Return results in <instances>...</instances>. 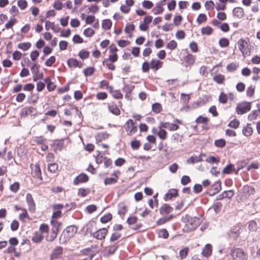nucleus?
Returning a JSON list of instances; mask_svg holds the SVG:
<instances>
[{"mask_svg": "<svg viewBox=\"0 0 260 260\" xmlns=\"http://www.w3.org/2000/svg\"><path fill=\"white\" fill-rule=\"evenodd\" d=\"M81 10L85 11V12L87 14H89L90 13H91L92 14H95L99 11L100 8L96 4L84 5L81 7Z\"/></svg>", "mask_w": 260, "mask_h": 260, "instance_id": "17", "label": "nucleus"}, {"mask_svg": "<svg viewBox=\"0 0 260 260\" xmlns=\"http://www.w3.org/2000/svg\"><path fill=\"white\" fill-rule=\"evenodd\" d=\"M260 117V113L257 110H253L248 115V119L250 121H253L256 120Z\"/></svg>", "mask_w": 260, "mask_h": 260, "instance_id": "47", "label": "nucleus"}, {"mask_svg": "<svg viewBox=\"0 0 260 260\" xmlns=\"http://www.w3.org/2000/svg\"><path fill=\"white\" fill-rule=\"evenodd\" d=\"M127 206L125 205L124 203H121L118 205V213L120 216L124 215L127 212Z\"/></svg>", "mask_w": 260, "mask_h": 260, "instance_id": "43", "label": "nucleus"}, {"mask_svg": "<svg viewBox=\"0 0 260 260\" xmlns=\"http://www.w3.org/2000/svg\"><path fill=\"white\" fill-rule=\"evenodd\" d=\"M108 109L110 113L115 116H119L121 113L120 110L114 102L108 104Z\"/></svg>", "mask_w": 260, "mask_h": 260, "instance_id": "23", "label": "nucleus"}, {"mask_svg": "<svg viewBox=\"0 0 260 260\" xmlns=\"http://www.w3.org/2000/svg\"><path fill=\"white\" fill-rule=\"evenodd\" d=\"M212 253V246L210 244H207L203 248L201 254L204 257L208 258L210 256Z\"/></svg>", "mask_w": 260, "mask_h": 260, "instance_id": "28", "label": "nucleus"}, {"mask_svg": "<svg viewBox=\"0 0 260 260\" xmlns=\"http://www.w3.org/2000/svg\"><path fill=\"white\" fill-rule=\"evenodd\" d=\"M159 238L167 239L169 236V234L166 229H162L158 233Z\"/></svg>", "mask_w": 260, "mask_h": 260, "instance_id": "61", "label": "nucleus"}, {"mask_svg": "<svg viewBox=\"0 0 260 260\" xmlns=\"http://www.w3.org/2000/svg\"><path fill=\"white\" fill-rule=\"evenodd\" d=\"M164 9L160 4H157L156 5V7L154 8L152 10L153 13L155 15L161 14L164 11Z\"/></svg>", "mask_w": 260, "mask_h": 260, "instance_id": "63", "label": "nucleus"}, {"mask_svg": "<svg viewBox=\"0 0 260 260\" xmlns=\"http://www.w3.org/2000/svg\"><path fill=\"white\" fill-rule=\"evenodd\" d=\"M31 44L30 42H23L19 43L18 48L23 51L28 50L31 47Z\"/></svg>", "mask_w": 260, "mask_h": 260, "instance_id": "52", "label": "nucleus"}, {"mask_svg": "<svg viewBox=\"0 0 260 260\" xmlns=\"http://www.w3.org/2000/svg\"><path fill=\"white\" fill-rule=\"evenodd\" d=\"M255 87L254 85H251L248 86L246 90V96L249 98H252L255 93Z\"/></svg>", "mask_w": 260, "mask_h": 260, "instance_id": "46", "label": "nucleus"}, {"mask_svg": "<svg viewBox=\"0 0 260 260\" xmlns=\"http://www.w3.org/2000/svg\"><path fill=\"white\" fill-rule=\"evenodd\" d=\"M228 99V95L223 91L220 92L218 97L219 102L222 104H225L227 103Z\"/></svg>", "mask_w": 260, "mask_h": 260, "instance_id": "54", "label": "nucleus"}, {"mask_svg": "<svg viewBox=\"0 0 260 260\" xmlns=\"http://www.w3.org/2000/svg\"><path fill=\"white\" fill-rule=\"evenodd\" d=\"M140 146L141 142L140 140L135 139L131 142V146L134 150H138Z\"/></svg>", "mask_w": 260, "mask_h": 260, "instance_id": "60", "label": "nucleus"}, {"mask_svg": "<svg viewBox=\"0 0 260 260\" xmlns=\"http://www.w3.org/2000/svg\"><path fill=\"white\" fill-rule=\"evenodd\" d=\"M218 44L221 47L225 48L229 46L230 41L228 39L223 38L219 40Z\"/></svg>", "mask_w": 260, "mask_h": 260, "instance_id": "59", "label": "nucleus"}, {"mask_svg": "<svg viewBox=\"0 0 260 260\" xmlns=\"http://www.w3.org/2000/svg\"><path fill=\"white\" fill-rule=\"evenodd\" d=\"M112 25L111 20L109 19H105L102 21V28L105 30H109L111 29Z\"/></svg>", "mask_w": 260, "mask_h": 260, "instance_id": "42", "label": "nucleus"}, {"mask_svg": "<svg viewBox=\"0 0 260 260\" xmlns=\"http://www.w3.org/2000/svg\"><path fill=\"white\" fill-rule=\"evenodd\" d=\"M90 189L84 187L80 188L78 190V196L81 197H85L90 193Z\"/></svg>", "mask_w": 260, "mask_h": 260, "instance_id": "50", "label": "nucleus"}, {"mask_svg": "<svg viewBox=\"0 0 260 260\" xmlns=\"http://www.w3.org/2000/svg\"><path fill=\"white\" fill-rule=\"evenodd\" d=\"M44 82L47 84V89L49 91H52L55 89L56 85L54 82L51 81L50 77L45 78Z\"/></svg>", "mask_w": 260, "mask_h": 260, "instance_id": "36", "label": "nucleus"}, {"mask_svg": "<svg viewBox=\"0 0 260 260\" xmlns=\"http://www.w3.org/2000/svg\"><path fill=\"white\" fill-rule=\"evenodd\" d=\"M123 128L128 136L135 135L138 131L137 125L133 119L127 120L123 125Z\"/></svg>", "mask_w": 260, "mask_h": 260, "instance_id": "7", "label": "nucleus"}, {"mask_svg": "<svg viewBox=\"0 0 260 260\" xmlns=\"http://www.w3.org/2000/svg\"><path fill=\"white\" fill-rule=\"evenodd\" d=\"M17 22V20L15 18H11L8 22L5 24V28L7 29L12 28L13 26Z\"/></svg>", "mask_w": 260, "mask_h": 260, "instance_id": "57", "label": "nucleus"}, {"mask_svg": "<svg viewBox=\"0 0 260 260\" xmlns=\"http://www.w3.org/2000/svg\"><path fill=\"white\" fill-rule=\"evenodd\" d=\"M242 169V167H239L236 171L235 167L232 164H229L222 170V173L223 174H229L235 173L236 174H238L239 171Z\"/></svg>", "mask_w": 260, "mask_h": 260, "instance_id": "27", "label": "nucleus"}, {"mask_svg": "<svg viewBox=\"0 0 260 260\" xmlns=\"http://www.w3.org/2000/svg\"><path fill=\"white\" fill-rule=\"evenodd\" d=\"M48 171L51 173L56 174L58 172V165L56 163H50L47 166Z\"/></svg>", "mask_w": 260, "mask_h": 260, "instance_id": "37", "label": "nucleus"}, {"mask_svg": "<svg viewBox=\"0 0 260 260\" xmlns=\"http://www.w3.org/2000/svg\"><path fill=\"white\" fill-rule=\"evenodd\" d=\"M90 55L89 51L85 49L81 50L78 53V56L82 60H84L89 58Z\"/></svg>", "mask_w": 260, "mask_h": 260, "instance_id": "48", "label": "nucleus"}, {"mask_svg": "<svg viewBox=\"0 0 260 260\" xmlns=\"http://www.w3.org/2000/svg\"><path fill=\"white\" fill-rule=\"evenodd\" d=\"M135 29V26L132 23H127L124 28V32L127 34L129 38H132L133 36V32Z\"/></svg>", "mask_w": 260, "mask_h": 260, "instance_id": "33", "label": "nucleus"}, {"mask_svg": "<svg viewBox=\"0 0 260 260\" xmlns=\"http://www.w3.org/2000/svg\"><path fill=\"white\" fill-rule=\"evenodd\" d=\"M226 145V141L223 139L216 140L214 142V145L218 148H223Z\"/></svg>", "mask_w": 260, "mask_h": 260, "instance_id": "58", "label": "nucleus"}, {"mask_svg": "<svg viewBox=\"0 0 260 260\" xmlns=\"http://www.w3.org/2000/svg\"><path fill=\"white\" fill-rule=\"evenodd\" d=\"M109 136L107 132H100L96 134L95 135V143L98 145L101 146V142L107 139Z\"/></svg>", "mask_w": 260, "mask_h": 260, "instance_id": "19", "label": "nucleus"}, {"mask_svg": "<svg viewBox=\"0 0 260 260\" xmlns=\"http://www.w3.org/2000/svg\"><path fill=\"white\" fill-rule=\"evenodd\" d=\"M108 233V230L107 228H102L95 232L93 234V236L98 240H103L105 239Z\"/></svg>", "mask_w": 260, "mask_h": 260, "instance_id": "20", "label": "nucleus"}, {"mask_svg": "<svg viewBox=\"0 0 260 260\" xmlns=\"http://www.w3.org/2000/svg\"><path fill=\"white\" fill-rule=\"evenodd\" d=\"M150 65L151 70L156 71L162 68L163 62L156 59H152L150 62Z\"/></svg>", "mask_w": 260, "mask_h": 260, "instance_id": "25", "label": "nucleus"}, {"mask_svg": "<svg viewBox=\"0 0 260 260\" xmlns=\"http://www.w3.org/2000/svg\"><path fill=\"white\" fill-rule=\"evenodd\" d=\"M77 228L74 225H70L67 226L61 234L59 241L60 243L63 244L68 241L72 238L77 233Z\"/></svg>", "mask_w": 260, "mask_h": 260, "instance_id": "3", "label": "nucleus"}, {"mask_svg": "<svg viewBox=\"0 0 260 260\" xmlns=\"http://www.w3.org/2000/svg\"><path fill=\"white\" fill-rule=\"evenodd\" d=\"M63 248L61 246H57L53 250L50 254V258L54 259L59 257L62 254Z\"/></svg>", "mask_w": 260, "mask_h": 260, "instance_id": "31", "label": "nucleus"}, {"mask_svg": "<svg viewBox=\"0 0 260 260\" xmlns=\"http://www.w3.org/2000/svg\"><path fill=\"white\" fill-rule=\"evenodd\" d=\"M50 223L51 225L50 230L47 223H42L40 225L39 231H36L31 237L33 243L36 244L41 243L44 239V235H45V239L48 242H52L55 240L62 223L61 222L54 220H51Z\"/></svg>", "mask_w": 260, "mask_h": 260, "instance_id": "1", "label": "nucleus"}, {"mask_svg": "<svg viewBox=\"0 0 260 260\" xmlns=\"http://www.w3.org/2000/svg\"><path fill=\"white\" fill-rule=\"evenodd\" d=\"M165 129V128L161 127V124H160L157 129L154 127L152 129V132L156 135L160 140H165L168 137V133Z\"/></svg>", "mask_w": 260, "mask_h": 260, "instance_id": "15", "label": "nucleus"}, {"mask_svg": "<svg viewBox=\"0 0 260 260\" xmlns=\"http://www.w3.org/2000/svg\"><path fill=\"white\" fill-rule=\"evenodd\" d=\"M37 109L33 107L24 108L21 112V116L25 117L28 116L36 115Z\"/></svg>", "mask_w": 260, "mask_h": 260, "instance_id": "18", "label": "nucleus"}, {"mask_svg": "<svg viewBox=\"0 0 260 260\" xmlns=\"http://www.w3.org/2000/svg\"><path fill=\"white\" fill-rule=\"evenodd\" d=\"M202 157L201 155L196 156L195 155H192L186 160V162L188 164H193L202 161Z\"/></svg>", "mask_w": 260, "mask_h": 260, "instance_id": "40", "label": "nucleus"}, {"mask_svg": "<svg viewBox=\"0 0 260 260\" xmlns=\"http://www.w3.org/2000/svg\"><path fill=\"white\" fill-rule=\"evenodd\" d=\"M53 212L51 215V219L57 221L56 219L60 218L62 216L61 210L63 209V204H55L52 206Z\"/></svg>", "mask_w": 260, "mask_h": 260, "instance_id": "8", "label": "nucleus"}, {"mask_svg": "<svg viewBox=\"0 0 260 260\" xmlns=\"http://www.w3.org/2000/svg\"><path fill=\"white\" fill-rule=\"evenodd\" d=\"M249 39L241 38L237 42L239 50L244 57L249 56L251 53V47L249 44Z\"/></svg>", "mask_w": 260, "mask_h": 260, "instance_id": "4", "label": "nucleus"}, {"mask_svg": "<svg viewBox=\"0 0 260 260\" xmlns=\"http://www.w3.org/2000/svg\"><path fill=\"white\" fill-rule=\"evenodd\" d=\"M196 59V56L189 53H187L186 55L184 56L183 59L185 63L186 67L192 66L194 63Z\"/></svg>", "mask_w": 260, "mask_h": 260, "instance_id": "24", "label": "nucleus"}, {"mask_svg": "<svg viewBox=\"0 0 260 260\" xmlns=\"http://www.w3.org/2000/svg\"><path fill=\"white\" fill-rule=\"evenodd\" d=\"M233 13L234 16L238 18H242L245 15L243 8L240 7L235 8L233 10Z\"/></svg>", "mask_w": 260, "mask_h": 260, "instance_id": "34", "label": "nucleus"}, {"mask_svg": "<svg viewBox=\"0 0 260 260\" xmlns=\"http://www.w3.org/2000/svg\"><path fill=\"white\" fill-rule=\"evenodd\" d=\"M225 80V76L221 74H216L213 78V80L218 84H224Z\"/></svg>", "mask_w": 260, "mask_h": 260, "instance_id": "39", "label": "nucleus"}, {"mask_svg": "<svg viewBox=\"0 0 260 260\" xmlns=\"http://www.w3.org/2000/svg\"><path fill=\"white\" fill-rule=\"evenodd\" d=\"M174 122L177 124L172 123L169 122H161L160 124H161V127L164 128H166L170 131H176L179 128L178 124H182V122L178 119H175Z\"/></svg>", "mask_w": 260, "mask_h": 260, "instance_id": "12", "label": "nucleus"}, {"mask_svg": "<svg viewBox=\"0 0 260 260\" xmlns=\"http://www.w3.org/2000/svg\"><path fill=\"white\" fill-rule=\"evenodd\" d=\"M113 63L114 62H112V61L106 59L103 61V64L111 71H114L115 70V66Z\"/></svg>", "mask_w": 260, "mask_h": 260, "instance_id": "51", "label": "nucleus"}, {"mask_svg": "<svg viewBox=\"0 0 260 260\" xmlns=\"http://www.w3.org/2000/svg\"><path fill=\"white\" fill-rule=\"evenodd\" d=\"M178 196V190L177 189H171L165 194L164 200L168 201Z\"/></svg>", "mask_w": 260, "mask_h": 260, "instance_id": "29", "label": "nucleus"}, {"mask_svg": "<svg viewBox=\"0 0 260 260\" xmlns=\"http://www.w3.org/2000/svg\"><path fill=\"white\" fill-rule=\"evenodd\" d=\"M181 221L185 224L183 231L185 233L194 231L202 223L201 218L191 217L188 214L182 216Z\"/></svg>", "mask_w": 260, "mask_h": 260, "instance_id": "2", "label": "nucleus"}, {"mask_svg": "<svg viewBox=\"0 0 260 260\" xmlns=\"http://www.w3.org/2000/svg\"><path fill=\"white\" fill-rule=\"evenodd\" d=\"M89 177L85 173H81L73 180V184L78 185L79 184L85 183L89 181Z\"/></svg>", "mask_w": 260, "mask_h": 260, "instance_id": "16", "label": "nucleus"}, {"mask_svg": "<svg viewBox=\"0 0 260 260\" xmlns=\"http://www.w3.org/2000/svg\"><path fill=\"white\" fill-rule=\"evenodd\" d=\"M110 55L108 58L106 59L109 60L112 62H116L118 59V55L117 53L118 49L114 45H111L109 47Z\"/></svg>", "mask_w": 260, "mask_h": 260, "instance_id": "13", "label": "nucleus"}, {"mask_svg": "<svg viewBox=\"0 0 260 260\" xmlns=\"http://www.w3.org/2000/svg\"><path fill=\"white\" fill-rule=\"evenodd\" d=\"M67 64L70 68H73L77 67L81 68L83 66V63L81 62L74 58H69L67 60Z\"/></svg>", "mask_w": 260, "mask_h": 260, "instance_id": "26", "label": "nucleus"}, {"mask_svg": "<svg viewBox=\"0 0 260 260\" xmlns=\"http://www.w3.org/2000/svg\"><path fill=\"white\" fill-rule=\"evenodd\" d=\"M189 252V248L185 247L181 249L179 251V256L181 259H184L186 257Z\"/></svg>", "mask_w": 260, "mask_h": 260, "instance_id": "62", "label": "nucleus"}, {"mask_svg": "<svg viewBox=\"0 0 260 260\" xmlns=\"http://www.w3.org/2000/svg\"><path fill=\"white\" fill-rule=\"evenodd\" d=\"M35 86L32 83H27L23 86L21 84H18L13 87L12 91L14 93H19L23 89L24 91L32 92Z\"/></svg>", "mask_w": 260, "mask_h": 260, "instance_id": "10", "label": "nucleus"}, {"mask_svg": "<svg viewBox=\"0 0 260 260\" xmlns=\"http://www.w3.org/2000/svg\"><path fill=\"white\" fill-rule=\"evenodd\" d=\"M118 246L116 244H113L106 247L105 249V253L106 255H111L115 253L117 250Z\"/></svg>", "mask_w": 260, "mask_h": 260, "instance_id": "38", "label": "nucleus"}, {"mask_svg": "<svg viewBox=\"0 0 260 260\" xmlns=\"http://www.w3.org/2000/svg\"><path fill=\"white\" fill-rule=\"evenodd\" d=\"M112 218V215L111 213H107L104 216H103L101 219L100 221L103 223H106L110 221Z\"/></svg>", "mask_w": 260, "mask_h": 260, "instance_id": "64", "label": "nucleus"}, {"mask_svg": "<svg viewBox=\"0 0 260 260\" xmlns=\"http://www.w3.org/2000/svg\"><path fill=\"white\" fill-rule=\"evenodd\" d=\"M233 260H247L248 255L245 250L241 248L234 246L230 252Z\"/></svg>", "mask_w": 260, "mask_h": 260, "instance_id": "5", "label": "nucleus"}, {"mask_svg": "<svg viewBox=\"0 0 260 260\" xmlns=\"http://www.w3.org/2000/svg\"><path fill=\"white\" fill-rule=\"evenodd\" d=\"M20 210H22V213H21L19 214V219L21 221H22V222H24L25 219L26 218L30 219V218L27 213V210L24 208H23V209L20 208Z\"/></svg>", "mask_w": 260, "mask_h": 260, "instance_id": "49", "label": "nucleus"}, {"mask_svg": "<svg viewBox=\"0 0 260 260\" xmlns=\"http://www.w3.org/2000/svg\"><path fill=\"white\" fill-rule=\"evenodd\" d=\"M95 72V69L94 67H89L83 70V74L85 77L90 76L92 75Z\"/></svg>", "mask_w": 260, "mask_h": 260, "instance_id": "56", "label": "nucleus"}, {"mask_svg": "<svg viewBox=\"0 0 260 260\" xmlns=\"http://www.w3.org/2000/svg\"><path fill=\"white\" fill-rule=\"evenodd\" d=\"M52 146L55 152L61 151L64 146V141L62 139L55 140L54 141Z\"/></svg>", "mask_w": 260, "mask_h": 260, "instance_id": "32", "label": "nucleus"}, {"mask_svg": "<svg viewBox=\"0 0 260 260\" xmlns=\"http://www.w3.org/2000/svg\"><path fill=\"white\" fill-rule=\"evenodd\" d=\"M173 211V208L168 204H162L159 209V213L162 216L167 215L172 212Z\"/></svg>", "mask_w": 260, "mask_h": 260, "instance_id": "21", "label": "nucleus"}, {"mask_svg": "<svg viewBox=\"0 0 260 260\" xmlns=\"http://www.w3.org/2000/svg\"><path fill=\"white\" fill-rule=\"evenodd\" d=\"M253 133V129L250 123H247L243 126L242 129V134L246 137H250Z\"/></svg>", "mask_w": 260, "mask_h": 260, "instance_id": "35", "label": "nucleus"}, {"mask_svg": "<svg viewBox=\"0 0 260 260\" xmlns=\"http://www.w3.org/2000/svg\"><path fill=\"white\" fill-rule=\"evenodd\" d=\"M252 107V102L242 101L238 103L236 107V112L238 115H243L250 111Z\"/></svg>", "mask_w": 260, "mask_h": 260, "instance_id": "6", "label": "nucleus"}, {"mask_svg": "<svg viewBox=\"0 0 260 260\" xmlns=\"http://www.w3.org/2000/svg\"><path fill=\"white\" fill-rule=\"evenodd\" d=\"M121 172L119 170H115L112 174V177L106 178L104 181L105 185H109L116 184L119 179Z\"/></svg>", "mask_w": 260, "mask_h": 260, "instance_id": "11", "label": "nucleus"}, {"mask_svg": "<svg viewBox=\"0 0 260 260\" xmlns=\"http://www.w3.org/2000/svg\"><path fill=\"white\" fill-rule=\"evenodd\" d=\"M240 123V121L238 119L235 118L230 121L228 124V126L231 128L237 129L239 127Z\"/></svg>", "mask_w": 260, "mask_h": 260, "instance_id": "55", "label": "nucleus"}, {"mask_svg": "<svg viewBox=\"0 0 260 260\" xmlns=\"http://www.w3.org/2000/svg\"><path fill=\"white\" fill-rule=\"evenodd\" d=\"M240 229L241 228L239 226L234 227L233 229H231L229 232V237L231 239H233L235 240H236L240 236Z\"/></svg>", "mask_w": 260, "mask_h": 260, "instance_id": "22", "label": "nucleus"}, {"mask_svg": "<svg viewBox=\"0 0 260 260\" xmlns=\"http://www.w3.org/2000/svg\"><path fill=\"white\" fill-rule=\"evenodd\" d=\"M209 121V119L207 117H203L202 116H199L196 118L195 122L197 124H207Z\"/></svg>", "mask_w": 260, "mask_h": 260, "instance_id": "53", "label": "nucleus"}, {"mask_svg": "<svg viewBox=\"0 0 260 260\" xmlns=\"http://www.w3.org/2000/svg\"><path fill=\"white\" fill-rule=\"evenodd\" d=\"M31 176L36 179L42 181V172L39 163L30 165Z\"/></svg>", "mask_w": 260, "mask_h": 260, "instance_id": "9", "label": "nucleus"}, {"mask_svg": "<svg viewBox=\"0 0 260 260\" xmlns=\"http://www.w3.org/2000/svg\"><path fill=\"white\" fill-rule=\"evenodd\" d=\"M25 199L29 211L32 213H35L36 211V205L31 194L27 193Z\"/></svg>", "mask_w": 260, "mask_h": 260, "instance_id": "14", "label": "nucleus"}, {"mask_svg": "<svg viewBox=\"0 0 260 260\" xmlns=\"http://www.w3.org/2000/svg\"><path fill=\"white\" fill-rule=\"evenodd\" d=\"M201 32L203 36H210L213 33V29L211 26L207 25L201 28Z\"/></svg>", "mask_w": 260, "mask_h": 260, "instance_id": "41", "label": "nucleus"}, {"mask_svg": "<svg viewBox=\"0 0 260 260\" xmlns=\"http://www.w3.org/2000/svg\"><path fill=\"white\" fill-rule=\"evenodd\" d=\"M152 111L155 114H158L162 111V105L159 103H155L152 105Z\"/></svg>", "mask_w": 260, "mask_h": 260, "instance_id": "44", "label": "nucleus"}, {"mask_svg": "<svg viewBox=\"0 0 260 260\" xmlns=\"http://www.w3.org/2000/svg\"><path fill=\"white\" fill-rule=\"evenodd\" d=\"M221 189V182L218 181L215 182L210 189V193L211 195H214L218 193Z\"/></svg>", "mask_w": 260, "mask_h": 260, "instance_id": "30", "label": "nucleus"}, {"mask_svg": "<svg viewBox=\"0 0 260 260\" xmlns=\"http://www.w3.org/2000/svg\"><path fill=\"white\" fill-rule=\"evenodd\" d=\"M174 216L171 214L168 217H164L159 218L158 220H157L156 222V224L157 225H162L168 221L171 220L172 218H173Z\"/></svg>", "mask_w": 260, "mask_h": 260, "instance_id": "45", "label": "nucleus"}]
</instances>
